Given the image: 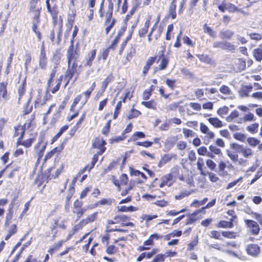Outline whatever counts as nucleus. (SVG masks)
<instances>
[{"instance_id":"f257e3e1","label":"nucleus","mask_w":262,"mask_h":262,"mask_svg":"<svg viewBox=\"0 0 262 262\" xmlns=\"http://www.w3.org/2000/svg\"><path fill=\"white\" fill-rule=\"evenodd\" d=\"M67 57L68 59V70L66 73L65 77L69 80L74 76L77 67V59L78 55L74 51L73 46H71L68 50Z\"/></svg>"},{"instance_id":"f03ea898","label":"nucleus","mask_w":262,"mask_h":262,"mask_svg":"<svg viewBox=\"0 0 262 262\" xmlns=\"http://www.w3.org/2000/svg\"><path fill=\"white\" fill-rule=\"evenodd\" d=\"M105 144L106 142L102 138H97L95 139L93 144V146L94 148H98L99 150L96 154L94 155L91 164L86 165L84 168H83V173L86 170L90 171L91 169L93 168L98 160V156L102 155L105 151L106 148L104 147V145Z\"/></svg>"},{"instance_id":"7ed1b4c3","label":"nucleus","mask_w":262,"mask_h":262,"mask_svg":"<svg viewBox=\"0 0 262 262\" xmlns=\"http://www.w3.org/2000/svg\"><path fill=\"white\" fill-rule=\"evenodd\" d=\"M43 135L39 136L37 143L34 146V150L37 157V161H39L42 157L44 151L47 145V142L45 141Z\"/></svg>"},{"instance_id":"20e7f679","label":"nucleus","mask_w":262,"mask_h":262,"mask_svg":"<svg viewBox=\"0 0 262 262\" xmlns=\"http://www.w3.org/2000/svg\"><path fill=\"white\" fill-rule=\"evenodd\" d=\"M213 47L234 52L237 47L227 41H216L213 43Z\"/></svg>"},{"instance_id":"39448f33","label":"nucleus","mask_w":262,"mask_h":262,"mask_svg":"<svg viewBox=\"0 0 262 262\" xmlns=\"http://www.w3.org/2000/svg\"><path fill=\"white\" fill-rule=\"evenodd\" d=\"M113 9V4L112 2H110L108 5V12L106 13V15L107 18V20L106 21V25L107 26L105 28L106 34H107L109 33L110 30L113 27L115 23V20L113 19L112 21L111 20V17L112 16Z\"/></svg>"},{"instance_id":"423d86ee","label":"nucleus","mask_w":262,"mask_h":262,"mask_svg":"<svg viewBox=\"0 0 262 262\" xmlns=\"http://www.w3.org/2000/svg\"><path fill=\"white\" fill-rule=\"evenodd\" d=\"M244 222L247 227L250 230V233L252 235H257L258 234L260 227L256 222L251 220H245Z\"/></svg>"},{"instance_id":"0eeeda50","label":"nucleus","mask_w":262,"mask_h":262,"mask_svg":"<svg viewBox=\"0 0 262 262\" xmlns=\"http://www.w3.org/2000/svg\"><path fill=\"white\" fill-rule=\"evenodd\" d=\"M245 250L247 253L253 257H256L258 256L260 253V247L255 244H250L246 246Z\"/></svg>"},{"instance_id":"6e6552de","label":"nucleus","mask_w":262,"mask_h":262,"mask_svg":"<svg viewBox=\"0 0 262 262\" xmlns=\"http://www.w3.org/2000/svg\"><path fill=\"white\" fill-rule=\"evenodd\" d=\"M234 145L236 146L237 149L239 150V153L241 154L244 158L250 159L254 156V151L250 147L243 146V145L238 144H235Z\"/></svg>"},{"instance_id":"1a4fd4ad","label":"nucleus","mask_w":262,"mask_h":262,"mask_svg":"<svg viewBox=\"0 0 262 262\" xmlns=\"http://www.w3.org/2000/svg\"><path fill=\"white\" fill-rule=\"evenodd\" d=\"M41 8L38 5L37 0H31L30 2V11L34 15V19H36L37 23L39 22V16Z\"/></svg>"},{"instance_id":"9d476101","label":"nucleus","mask_w":262,"mask_h":262,"mask_svg":"<svg viewBox=\"0 0 262 262\" xmlns=\"http://www.w3.org/2000/svg\"><path fill=\"white\" fill-rule=\"evenodd\" d=\"M7 82H0V103H5L9 99V95L7 90Z\"/></svg>"},{"instance_id":"9b49d317","label":"nucleus","mask_w":262,"mask_h":262,"mask_svg":"<svg viewBox=\"0 0 262 262\" xmlns=\"http://www.w3.org/2000/svg\"><path fill=\"white\" fill-rule=\"evenodd\" d=\"M48 63L47 57L44 47L42 46L40 49V53L39 57L38 64L42 70L46 69Z\"/></svg>"},{"instance_id":"f8f14e48","label":"nucleus","mask_w":262,"mask_h":262,"mask_svg":"<svg viewBox=\"0 0 262 262\" xmlns=\"http://www.w3.org/2000/svg\"><path fill=\"white\" fill-rule=\"evenodd\" d=\"M200 130L202 133L205 135V137L208 139H213L215 137L214 133L203 123H200Z\"/></svg>"},{"instance_id":"ddd939ff","label":"nucleus","mask_w":262,"mask_h":262,"mask_svg":"<svg viewBox=\"0 0 262 262\" xmlns=\"http://www.w3.org/2000/svg\"><path fill=\"white\" fill-rule=\"evenodd\" d=\"M209 151L207 154V157L211 159L215 158V155L218 156H221L222 155L221 149L215 145H210L209 146Z\"/></svg>"},{"instance_id":"4468645a","label":"nucleus","mask_w":262,"mask_h":262,"mask_svg":"<svg viewBox=\"0 0 262 262\" xmlns=\"http://www.w3.org/2000/svg\"><path fill=\"white\" fill-rule=\"evenodd\" d=\"M63 148L64 147L63 144H61L59 146L54 148L50 151L47 152L44 158V161H46L48 159H50L55 154H59L63 149Z\"/></svg>"},{"instance_id":"2eb2a0df","label":"nucleus","mask_w":262,"mask_h":262,"mask_svg":"<svg viewBox=\"0 0 262 262\" xmlns=\"http://www.w3.org/2000/svg\"><path fill=\"white\" fill-rule=\"evenodd\" d=\"M162 183L160 185V187H163L165 185L170 186L172 183V176L171 174H167L162 179Z\"/></svg>"},{"instance_id":"dca6fc26","label":"nucleus","mask_w":262,"mask_h":262,"mask_svg":"<svg viewBox=\"0 0 262 262\" xmlns=\"http://www.w3.org/2000/svg\"><path fill=\"white\" fill-rule=\"evenodd\" d=\"M36 134L32 135L29 138L23 141V142L21 141L18 144H17V145H22L26 148H29L32 145V143L34 142V141L36 139Z\"/></svg>"},{"instance_id":"f3484780","label":"nucleus","mask_w":262,"mask_h":262,"mask_svg":"<svg viewBox=\"0 0 262 262\" xmlns=\"http://www.w3.org/2000/svg\"><path fill=\"white\" fill-rule=\"evenodd\" d=\"M176 2L177 0H172L169 5L168 15L169 16H170L172 19H174L177 15L176 11Z\"/></svg>"},{"instance_id":"a211bd4d","label":"nucleus","mask_w":262,"mask_h":262,"mask_svg":"<svg viewBox=\"0 0 262 262\" xmlns=\"http://www.w3.org/2000/svg\"><path fill=\"white\" fill-rule=\"evenodd\" d=\"M24 132L25 129L23 126L18 125L15 127V133L14 134V136H17L19 135H20V137L18 139L17 144L20 143L21 142V140H22Z\"/></svg>"},{"instance_id":"6ab92c4d","label":"nucleus","mask_w":262,"mask_h":262,"mask_svg":"<svg viewBox=\"0 0 262 262\" xmlns=\"http://www.w3.org/2000/svg\"><path fill=\"white\" fill-rule=\"evenodd\" d=\"M234 34L233 31L226 30L220 32L219 35L222 39H230Z\"/></svg>"},{"instance_id":"aec40b11","label":"nucleus","mask_w":262,"mask_h":262,"mask_svg":"<svg viewBox=\"0 0 262 262\" xmlns=\"http://www.w3.org/2000/svg\"><path fill=\"white\" fill-rule=\"evenodd\" d=\"M96 0H89V9L87 12V17L89 21L91 20L93 18V8L95 4Z\"/></svg>"},{"instance_id":"412c9836","label":"nucleus","mask_w":262,"mask_h":262,"mask_svg":"<svg viewBox=\"0 0 262 262\" xmlns=\"http://www.w3.org/2000/svg\"><path fill=\"white\" fill-rule=\"evenodd\" d=\"M156 59V57H151L146 61L143 70V74L144 76L147 73L150 66L155 62Z\"/></svg>"},{"instance_id":"4be33fe9","label":"nucleus","mask_w":262,"mask_h":262,"mask_svg":"<svg viewBox=\"0 0 262 262\" xmlns=\"http://www.w3.org/2000/svg\"><path fill=\"white\" fill-rule=\"evenodd\" d=\"M253 54L256 61L262 60V44L259 46V48L253 50Z\"/></svg>"},{"instance_id":"5701e85b","label":"nucleus","mask_w":262,"mask_h":262,"mask_svg":"<svg viewBox=\"0 0 262 262\" xmlns=\"http://www.w3.org/2000/svg\"><path fill=\"white\" fill-rule=\"evenodd\" d=\"M149 25L150 20L149 19H146L143 26L139 31V34L140 37H144L145 35L148 31Z\"/></svg>"},{"instance_id":"b1692460","label":"nucleus","mask_w":262,"mask_h":262,"mask_svg":"<svg viewBox=\"0 0 262 262\" xmlns=\"http://www.w3.org/2000/svg\"><path fill=\"white\" fill-rule=\"evenodd\" d=\"M96 53L95 50H92L88 54V55L86 56L85 60L86 61L85 65L90 66L92 64V61L95 57Z\"/></svg>"},{"instance_id":"393cba45","label":"nucleus","mask_w":262,"mask_h":262,"mask_svg":"<svg viewBox=\"0 0 262 262\" xmlns=\"http://www.w3.org/2000/svg\"><path fill=\"white\" fill-rule=\"evenodd\" d=\"M208 121L215 127L220 128L223 126L222 122L217 118H209L208 119Z\"/></svg>"},{"instance_id":"a878e982","label":"nucleus","mask_w":262,"mask_h":262,"mask_svg":"<svg viewBox=\"0 0 262 262\" xmlns=\"http://www.w3.org/2000/svg\"><path fill=\"white\" fill-rule=\"evenodd\" d=\"M113 80V76L112 74H110L107 76L106 79L102 82L101 89L102 90V93H103L108 84Z\"/></svg>"},{"instance_id":"bb28decb","label":"nucleus","mask_w":262,"mask_h":262,"mask_svg":"<svg viewBox=\"0 0 262 262\" xmlns=\"http://www.w3.org/2000/svg\"><path fill=\"white\" fill-rule=\"evenodd\" d=\"M141 104L148 108H150L154 110L157 109V103L154 100H151L149 101H142Z\"/></svg>"},{"instance_id":"cd10ccee","label":"nucleus","mask_w":262,"mask_h":262,"mask_svg":"<svg viewBox=\"0 0 262 262\" xmlns=\"http://www.w3.org/2000/svg\"><path fill=\"white\" fill-rule=\"evenodd\" d=\"M249 146L254 147L260 143V141L254 137H249L246 140Z\"/></svg>"},{"instance_id":"c85d7f7f","label":"nucleus","mask_w":262,"mask_h":262,"mask_svg":"<svg viewBox=\"0 0 262 262\" xmlns=\"http://www.w3.org/2000/svg\"><path fill=\"white\" fill-rule=\"evenodd\" d=\"M135 54V49L130 48L127 52V53L126 55L125 60L123 62V64H125L127 63V62H129L132 59Z\"/></svg>"},{"instance_id":"c756f323","label":"nucleus","mask_w":262,"mask_h":262,"mask_svg":"<svg viewBox=\"0 0 262 262\" xmlns=\"http://www.w3.org/2000/svg\"><path fill=\"white\" fill-rule=\"evenodd\" d=\"M232 220L230 222L221 221L219 223L217 227L219 228H230L233 227Z\"/></svg>"},{"instance_id":"7c9ffc66","label":"nucleus","mask_w":262,"mask_h":262,"mask_svg":"<svg viewBox=\"0 0 262 262\" xmlns=\"http://www.w3.org/2000/svg\"><path fill=\"white\" fill-rule=\"evenodd\" d=\"M239 113L238 111L235 110L231 112V113L226 118V120L228 122H236L235 119L238 117Z\"/></svg>"},{"instance_id":"2f4dec72","label":"nucleus","mask_w":262,"mask_h":262,"mask_svg":"<svg viewBox=\"0 0 262 262\" xmlns=\"http://www.w3.org/2000/svg\"><path fill=\"white\" fill-rule=\"evenodd\" d=\"M227 155L234 163H237L238 156L236 152L231 151H227Z\"/></svg>"},{"instance_id":"473e14b6","label":"nucleus","mask_w":262,"mask_h":262,"mask_svg":"<svg viewBox=\"0 0 262 262\" xmlns=\"http://www.w3.org/2000/svg\"><path fill=\"white\" fill-rule=\"evenodd\" d=\"M204 31L206 33H208L210 36L215 38L216 36V32L213 31L210 27H208L207 24H205L203 26Z\"/></svg>"},{"instance_id":"72a5a7b5","label":"nucleus","mask_w":262,"mask_h":262,"mask_svg":"<svg viewBox=\"0 0 262 262\" xmlns=\"http://www.w3.org/2000/svg\"><path fill=\"white\" fill-rule=\"evenodd\" d=\"M259 124L257 123H254L247 127V129L251 133L257 132Z\"/></svg>"},{"instance_id":"f704fd0d","label":"nucleus","mask_w":262,"mask_h":262,"mask_svg":"<svg viewBox=\"0 0 262 262\" xmlns=\"http://www.w3.org/2000/svg\"><path fill=\"white\" fill-rule=\"evenodd\" d=\"M220 91L221 93L226 95H231L232 94L230 89L227 85H222L220 89Z\"/></svg>"},{"instance_id":"c9c22d12","label":"nucleus","mask_w":262,"mask_h":262,"mask_svg":"<svg viewBox=\"0 0 262 262\" xmlns=\"http://www.w3.org/2000/svg\"><path fill=\"white\" fill-rule=\"evenodd\" d=\"M197 56L199 59L204 62L207 63H211L212 62V59L207 55H198Z\"/></svg>"},{"instance_id":"e433bc0d","label":"nucleus","mask_w":262,"mask_h":262,"mask_svg":"<svg viewBox=\"0 0 262 262\" xmlns=\"http://www.w3.org/2000/svg\"><path fill=\"white\" fill-rule=\"evenodd\" d=\"M183 133L185 138L192 137L195 135L193 130L187 128H183Z\"/></svg>"},{"instance_id":"4c0bfd02","label":"nucleus","mask_w":262,"mask_h":262,"mask_svg":"<svg viewBox=\"0 0 262 262\" xmlns=\"http://www.w3.org/2000/svg\"><path fill=\"white\" fill-rule=\"evenodd\" d=\"M89 235V233H88L85 234V235L83 236V242L86 243L84 245V246L85 247L86 250L88 249V248L89 245L90 244V243H91V242L93 239V238L91 237H88Z\"/></svg>"},{"instance_id":"58836bf2","label":"nucleus","mask_w":262,"mask_h":262,"mask_svg":"<svg viewBox=\"0 0 262 262\" xmlns=\"http://www.w3.org/2000/svg\"><path fill=\"white\" fill-rule=\"evenodd\" d=\"M7 120L2 118L0 119V139L3 136V130L6 124Z\"/></svg>"},{"instance_id":"ea45409f","label":"nucleus","mask_w":262,"mask_h":262,"mask_svg":"<svg viewBox=\"0 0 262 262\" xmlns=\"http://www.w3.org/2000/svg\"><path fill=\"white\" fill-rule=\"evenodd\" d=\"M168 62H169L168 59L165 57H163V58L162 59L160 64L159 65V66H160L159 69L160 70H164L166 68Z\"/></svg>"},{"instance_id":"a19ab883","label":"nucleus","mask_w":262,"mask_h":262,"mask_svg":"<svg viewBox=\"0 0 262 262\" xmlns=\"http://www.w3.org/2000/svg\"><path fill=\"white\" fill-rule=\"evenodd\" d=\"M180 103L181 102L171 103L166 107V110L167 111H176Z\"/></svg>"},{"instance_id":"79ce46f5","label":"nucleus","mask_w":262,"mask_h":262,"mask_svg":"<svg viewBox=\"0 0 262 262\" xmlns=\"http://www.w3.org/2000/svg\"><path fill=\"white\" fill-rule=\"evenodd\" d=\"M81 99V96L80 95H78L75 99L74 100L71 106L70 111H75L76 105L80 101Z\"/></svg>"},{"instance_id":"37998d69","label":"nucleus","mask_w":262,"mask_h":262,"mask_svg":"<svg viewBox=\"0 0 262 262\" xmlns=\"http://www.w3.org/2000/svg\"><path fill=\"white\" fill-rule=\"evenodd\" d=\"M97 213L95 212L88 216L86 219L83 220V224H88L89 222H93L96 219Z\"/></svg>"},{"instance_id":"c03bdc74","label":"nucleus","mask_w":262,"mask_h":262,"mask_svg":"<svg viewBox=\"0 0 262 262\" xmlns=\"http://www.w3.org/2000/svg\"><path fill=\"white\" fill-rule=\"evenodd\" d=\"M145 137V134L143 132H136L132 136V140L133 141L137 140L140 138H143Z\"/></svg>"},{"instance_id":"a18cd8bd","label":"nucleus","mask_w":262,"mask_h":262,"mask_svg":"<svg viewBox=\"0 0 262 262\" xmlns=\"http://www.w3.org/2000/svg\"><path fill=\"white\" fill-rule=\"evenodd\" d=\"M234 138L241 142H245L247 140L246 136L242 133H236L233 135Z\"/></svg>"},{"instance_id":"49530a36","label":"nucleus","mask_w":262,"mask_h":262,"mask_svg":"<svg viewBox=\"0 0 262 262\" xmlns=\"http://www.w3.org/2000/svg\"><path fill=\"white\" fill-rule=\"evenodd\" d=\"M117 251V248L114 245H110L106 250V253L110 255L114 254Z\"/></svg>"},{"instance_id":"de8ad7c7","label":"nucleus","mask_w":262,"mask_h":262,"mask_svg":"<svg viewBox=\"0 0 262 262\" xmlns=\"http://www.w3.org/2000/svg\"><path fill=\"white\" fill-rule=\"evenodd\" d=\"M26 83L24 82L18 89L19 99L24 96L26 90Z\"/></svg>"},{"instance_id":"09e8293b","label":"nucleus","mask_w":262,"mask_h":262,"mask_svg":"<svg viewBox=\"0 0 262 262\" xmlns=\"http://www.w3.org/2000/svg\"><path fill=\"white\" fill-rule=\"evenodd\" d=\"M61 80L62 78L60 77L56 81V85L52 90H50L53 94L55 93L57 91H58L61 84Z\"/></svg>"},{"instance_id":"8fccbe9b","label":"nucleus","mask_w":262,"mask_h":262,"mask_svg":"<svg viewBox=\"0 0 262 262\" xmlns=\"http://www.w3.org/2000/svg\"><path fill=\"white\" fill-rule=\"evenodd\" d=\"M140 114L141 113L139 111L135 109H132L130 113H129L128 118L129 119L136 118L138 117Z\"/></svg>"},{"instance_id":"3c124183","label":"nucleus","mask_w":262,"mask_h":262,"mask_svg":"<svg viewBox=\"0 0 262 262\" xmlns=\"http://www.w3.org/2000/svg\"><path fill=\"white\" fill-rule=\"evenodd\" d=\"M222 234L223 236L228 238H235L236 236L235 233L231 231H223Z\"/></svg>"},{"instance_id":"603ef678","label":"nucleus","mask_w":262,"mask_h":262,"mask_svg":"<svg viewBox=\"0 0 262 262\" xmlns=\"http://www.w3.org/2000/svg\"><path fill=\"white\" fill-rule=\"evenodd\" d=\"M243 120L244 122L254 121L255 120V117L252 113H249L245 115Z\"/></svg>"},{"instance_id":"864d4df0","label":"nucleus","mask_w":262,"mask_h":262,"mask_svg":"<svg viewBox=\"0 0 262 262\" xmlns=\"http://www.w3.org/2000/svg\"><path fill=\"white\" fill-rule=\"evenodd\" d=\"M208 151L207 148L204 146H201L198 149V153L201 156L206 155L207 156Z\"/></svg>"},{"instance_id":"5fc2aeb1","label":"nucleus","mask_w":262,"mask_h":262,"mask_svg":"<svg viewBox=\"0 0 262 262\" xmlns=\"http://www.w3.org/2000/svg\"><path fill=\"white\" fill-rule=\"evenodd\" d=\"M121 105H122V102L121 101H120L117 103V104L116 106V108H115V112L114 113V116H113V118L114 119H116L117 117H118V115L119 113V110L121 108Z\"/></svg>"},{"instance_id":"6e6d98bb","label":"nucleus","mask_w":262,"mask_h":262,"mask_svg":"<svg viewBox=\"0 0 262 262\" xmlns=\"http://www.w3.org/2000/svg\"><path fill=\"white\" fill-rule=\"evenodd\" d=\"M206 165L209 169L212 170H214L216 166L215 163L211 159H208L206 161Z\"/></svg>"},{"instance_id":"4d7b16f0","label":"nucleus","mask_w":262,"mask_h":262,"mask_svg":"<svg viewBox=\"0 0 262 262\" xmlns=\"http://www.w3.org/2000/svg\"><path fill=\"white\" fill-rule=\"evenodd\" d=\"M13 214V211L12 208H11L9 210V212L7 214L6 216V221L5 222V225L6 226L9 225V221L12 219Z\"/></svg>"},{"instance_id":"13d9d810","label":"nucleus","mask_w":262,"mask_h":262,"mask_svg":"<svg viewBox=\"0 0 262 262\" xmlns=\"http://www.w3.org/2000/svg\"><path fill=\"white\" fill-rule=\"evenodd\" d=\"M198 243V236L195 237L190 243L188 245L187 250L191 251L193 249L194 247L196 246Z\"/></svg>"},{"instance_id":"bf43d9fd","label":"nucleus","mask_w":262,"mask_h":262,"mask_svg":"<svg viewBox=\"0 0 262 262\" xmlns=\"http://www.w3.org/2000/svg\"><path fill=\"white\" fill-rule=\"evenodd\" d=\"M190 194H191L190 192L186 191L181 192V193H180L178 195H176L175 196V199L176 200H181V199H183L184 198H185V196H189Z\"/></svg>"},{"instance_id":"052dcab7","label":"nucleus","mask_w":262,"mask_h":262,"mask_svg":"<svg viewBox=\"0 0 262 262\" xmlns=\"http://www.w3.org/2000/svg\"><path fill=\"white\" fill-rule=\"evenodd\" d=\"M229 110V109L228 107L225 106L223 107L220 108L217 110V114L220 116H223L224 115H226L228 113Z\"/></svg>"},{"instance_id":"680f3d73","label":"nucleus","mask_w":262,"mask_h":262,"mask_svg":"<svg viewBox=\"0 0 262 262\" xmlns=\"http://www.w3.org/2000/svg\"><path fill=\"white\" fill-rule=\"evenodd\" d=\"M226 6L227 10H228L229 12H233L238 11V8L235 6L231 3H226Z\"/></svg>"},{"instance_id":"e2e57ef3","label":"nucleus","mask_w":262,"mask_h":262,"mask_svg":"<svg viewBox=\"0 0 262 262\" xmlns=\"http://www.w3.org/2000/svg\"><path fill=\"white\" fill-rule=\"evenodd\" d=\"M72 27L73 25L71 23L69 22L66 24V30L64 33V36L66 37H68L69 36V34L72 30Z\"/></svg>"},{"instance_id":"0e129e2a","label":"nucleus","mask_w":262,"mask_h":262,"mask_svg":"<svg viewBox=\"0 0 262 262\" xmlns=\"http://www.w3.org/2000/svg\"><path fill=\"white\" fill-rule=\"evenodd\" d=\"M189 106L193 110L196 111H201V108H202L201 104L198 103L190 102L189 104Z\"/></svg>"},{"instance_id":"69168bd1","label":"nucleus","mask_w":262,"mask_h":262,"mask_svg":"<svg viewBox=\"0 0 262 262\" xmlns=\"http://www.w3.org/2000/svg\"><path fill=\"white\" fill-rule=\"evenodd\" d=\"M249 36L250 38L253 40H259L262 38L261 35L258 33H250L249 34Z\"/></svg>"},{"instance_id":"338daca9","label":"nucleus","mask_w":262,"mask_h":262,"mask_svg":"<svg viewBox=\"0 0 262 262\" xmlns=\"http://www.w3.org/2000/svg\"><path fill=\"white\" fill-rule=\"evenodd\" d=\"M210 180L212 182H216L219 180V178L216 174L212 172L207 173Z\"/></svg>"},{"instance_id":"774afa93","label":"nucleus","mask_w":262,"mask_h":262,"mask_svg":"<svg viewBox=\"0 0 262 262\" xmlns=\"http://www.w3.org/2000/svg\"><path fill=\"white\" fill-rule=\"evenodd\" d=\"M254 99L262 100V92H256L253 93L251 96Z\"/></svg>"}]
</instances>
